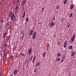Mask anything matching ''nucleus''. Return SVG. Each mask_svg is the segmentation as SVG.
<instances>
[{
    "label": "nucleus",
    "instance_id": "obj_1",
    "mask_svg": "<svg viewBox=\"0 0 76 76\" xmlns=\"http://www.w3.org/2000/svg\"><path fill=\"white\" fill-rule=\"evenodd\" d=\"M10 16L11 17V20H12V21H14L15 19V17L16 16L15 15H14L13 14H12V12H10Z\"/></svg>",
    "mask_w": 76,
    "mask_h": 76
},
{
    "label": "nucleus",
    "instance_id": "obj_2",
    "mask_svg": "<svg viewBox=\"0 0 76 76\" xmlns=\"http://www.w3.org/2000/svg\"><path fill=\"white\" fill-rule=\"evenodd\" d=\"M37 32L35 31L34 33L32 35V38L33 39H35L36 38V36H37Z\"/></svg>",
    "mask_w": 76,
    "mask_h": 76
},
{
    "label": "nucleus",
    "instance_id": "obj_3",
    "mask_svg": "<svg viewBox=\"0 0 76 76\" xmlns=\"http://www.w3.org/2000/svg\"><path fill=\"white\" fill-rule=\"evenodd\" d=\"M76 36L75 35H73V37L71 38V41H70V43H72L74 41H75V37Z\"/></svg>",
    "mask_w": 76,
    "mask_h": 76
},
{
    "label": "nucleus",
    "instance_id": "obj_4",
    "mask_svg": "<svg viewBox=\"0 0 76 76\" xmlns=\"http://www.w3.org/2000/svg\"><path fill=\"white\" fill-rule=\"evenodd\" d=\"M67 40H66L64 42V48H66V47H67Z\"/></svg>",
    "mask_w": 76,
    "mask_h": 76
},
{
    "label": "nucleus",
    "instance_id": "obj_5",
    "mask_svg": "<svg viewBox=\"0 0 76 76\" xmlns=\"http://www.w3.org/2000/svg\"><path fill=\"white\" fill-rule=\"evenodd\" d=\"M32 48H30L28 50V54H32Z\"/></svg>",
    "mask_w": 76,
    "mask_h": 76
},
{
    "label": "nucleus",
    "instance_id": "obj_6",
    "mask_svg": "<svg viewBox=\"0 0 76 76\" xmlns=\"http://www.w3.org/2000/svg\"><path fill=\"white\" fill-rule=\"evenodd\" d=\"M14 75H16V74H18V71L17 70H15L13 72Z\"/></svg>",
    "mask_w": 76,
    "mask_h": 76
},
{
    "label": "nucleus",
    "instance_id": "obj_7",
    "mask_svg": "<svg viewBox=\"0 0 76 76\" xmlns=\"http://www.w3.org/2000/svg\"><path fill=\"white\" fill-rule=\"evenodd\" d=\"M34 30H32L31 31H30V33L29 34V36H30V35H32V33H33V32H34Z\"/></svg>",
    "mask_w": 76,
    "mask_h": 76
},
{
    "label": "nucleus",
    "instance_id": "obj_8",
    "mask_svg": "<svg viewBox=\"0 0 76 76\" xmlns=\"http://www.w3.org/2000/svg\"><path fill=\"white\" fill-rule=\"evenodd\" d=\"M73 7H74V4H72L70 7V9H71V10L73 9Z\"/></svg>",
    "mask_w": 76,
    "mask_h": 76
},
{
    "label": "nucleus",
    "instance_id": "obj_9",
    "mask_svg": "<svg viewBox=\"0 0 76 76\" xmlns=\"http://www.w3.org/2000/svg\"><path fill=\"white\" fill-rule=\"evenodd\" d=\"M54 23L52 22L50 24V27L53 26L54 25Z\"/></svg>",
    "mask_w": 76,
    "mask_h": 76
},
{
    "label": "nucleus",
    "instance_id": "obj_10",
    "mask_svg": "<svg viewBox=\"0 0 76 76\" xmlns=\"http://www.w3.org/2000/svg\"><path fill=\"white\" fill-rule=\"evenodd\" d=\"M61 58H56V62H58V61H59L60 60Z\"/></svg>",
    "mask_w": 76,
    "mask_h": 76
},
{
    "label": "nucleus",
    "instance_id": "obj_11",
    "mask_svg": "<svg viewBox=\"0 0 76 76\" xmlns=\"http://www.w3.org/2000/svg\"><path fill=\"white\" fill-rule=\"evenodd\" d=\"M14 58V56H10V60H13Z\"/></svg>",
    "mask_w": 76,
    "mask_h": 76
},
{
    "label": "nucleus",
    "instance_id": "obj_12",
    "mask_svg": "<svg viewBox=\"0 0 76 76\" xmlns=\"http://www.w3.org/2000/svg\"><path fill=\"white\" fill-rule=\"evenodd\" d=\"M7 56V53H5L4 55L3 58H5L6 57V56Z\"/></svg>",
    "mask_w": 76,
    "mask_h": 76
},
{
    "label": "nucleus",
    "instance_id": "obj_13",
    "mask_svg": "<svg viewBox=\"0 0 76 76\" xmlns=\"http://www.w3.org/2000/svg\"><path fill=\"white\" fill-rule=\"evenodd\" d=\"M26 12H23V14L22 16V18H24L25 17V13Z\"/></svg>",
    "mask_w": 76,
    "mask_h": 76
},
{
    "label": "nucleus",
    "instance_id": "obj_14",
    "mask_svg": "<svg viewBox=\"0 0 76 76\" xmlns=\"http://www.w3.org/2000/svg\"><path fill=\"white\" fill-rule=\"evenodd\" d=\"M46 56V53H43V57H45Z\"/></svg>",
    "mask_w": 76,
    "mask_h": 76
},
{
    "label": "nucleus",
    "instance_id": "obj_15",
    "mask_svg": "<svg viewBox=\"0 0 76 76\" xmlns=\"http://www.w3.org/2000/svg\"><path fill=\"white\" fill-rule=\"evenodd\" d=\"M10 21L8 22V23L7 24L6 26L7 27H8V26H9L10 25Z\"/></svg>",
    "mask_w": 76,
    "mask_h": 76
},
{
    "label": "nucleus",
    "instance_id": "obj_16",
    "mask_svg": "<svg viewBox=\"0 0 76 76\" xmlns=\"http://www.w3.org/2000/svg\"><path fill=\"white\" fill-rule=\"evenodd\" d=\"M64 18H62L61 20V22H63V21H64Z\"/></svg>",
    "mask_w": 76,
    "mask_h": 76
},
{
    "label": "nucleus",
    "instance_id": "obj_17",
    "mask_svg": "<svg viewBox=\"0 0 76 76\" xmlns=\"http://www.w3.org/2000/svg\"><path fill=\"white\" fill-rule=\"evenodd\" d=\"M61 56V53H59L58 54L57 56V57H59V56Z\"/></svg>",
    "mask_w": 76,
    "mask_h": 76
},
{
    "label": "nucleus",
    "instance_id": "obj_18",
    "mask_svg": "<svg viewBox=\"0 0 76 76\" xmlns=\"http://www.w3.org/2000/svg\"><path fill=\"white\" fill-rule=\"evenodd\" d=\"M72 15H73V13H71L70 14L69 16V18H71L72 16Z\"/></svg>",
    "mask_w": 76,
    "mask_h": 76
},
{
    "label": "nucleus",
    "instance_id": "obj_19",
    "mask_svg": "<svg viewBox=\"0 0 76 76\" xmlns=\"http://www.w3.org/2000/svg\"><path fill=\"white\" fill-rule=\"evenodd\" d=\"M67 0H65L64 2V4H66V3H67Z\"/></svg>",
    "mask_w": 76,
    "mask_h": 76
},
{
    "label": "nucleus",
    "instance_id": "obj_20",
    "mask_svg": "<svg viewBox=\"0 0 76 76\" xmlns=\"http://www.w3.org/2000/svg\"><path fill=\"white\" fill-rule=\"evenodd\" d=\"M72 45H70L69 47V50H72Z\"/></svg>",
    "mask_w": 76,
    "mask_h": 76
},
{
    "label": "nucleus",
    "instance_id": "obj_21",
    "mask_svg": "<svg viewBox=\"0 0 76 76\" xmlns=\"http://www.w3.org/2000/svg\"><path fill=\"white\" fill-rule=\"evenodd\" d=\"M74 55H75V52H72V54L71 55V57H73Z\"/></svg>",
    "mask_w": 76,
    "mask_h": 76
},
{
    "label": "nucleus",
    "instance_id": "obj_22",
    "mask_svg": "<svg viewBox=\"0 0 76 76\" xmlns=\"http://www.w3.org/2000/svg\"><path fill=\"white\" fill-rule=\"evenodd\" d=\"M25 4V3L24 2H23L22 4H21L22 6H23Z\"/></svg>",
    "mask_w": 76,
    "mask_h": 76
},
{
    "label": "nucleus",
    "instance_id": "obj_23",
    "mask_svg": "<svg viewBox=\"0 0 76 76\" xmlns=\"http://www.w3.org/2000/svg\"><path fill=\"white\" fill-rule=\"evenodd\" d=\"M70 23H68V28L70 27Z\"/></svg>",
    "mask_w": 76,
    "mask_h": 76
},
{
    "label": "nucleus",
    "instance_id": "obj_24",
    "mask_svg": "<svg viewBox=\"0 0 76 76\" xmlns=\"http://www.w3.org/2000/svg\"><path fill=\"white\" fill-rule=\"evenodd\" d=\"M39 64H40L39 63V62L37 63L36 64V66H38V65H39Z\"/></svg>",
    "mask_w": 76,
    "mask_h": 76
},
{
    "label": "nucleus",
    "instance_id": "obj_25",
    "mask_svg": "<svg viewBox=\"0 0 76 76\" xmlns=\"http://www.w3.org/2000/svg\"><path fill=\"white\" fill-rule=\"evenodd\" d=\"M7 47V46L6 45V43H5L4 44V48H6Z\"/></svg>",
    "mask_w": 76,
    "mask_h": 76
},
{
    "label": "nucleus",
    "instance_id": "obj_26",
    "mask_svg": "<svg viewBox=\"0 0 76 76\" xmlns=\"http://www.w3.org/2000/svg\"><path fill=\"white\" fill-rule=\"evenodd\" d=\"M37 68H36L34 70V73H36V71H37Z\"/></svg>",
    "mask_w": 76,
    "mask_h": 76
},
{
    "label": "nucleus",
    "instance_id": "obj_27",
    "mask_svg": "<svg viewBox=\"0 0 76 76\" xmlns=\"http://www.w3.org/2000/svg\"><path fill=\"white\" fill-rule=\"evenodd\" d=\"M28 20H29V18H26V21L28 22Z\"/></svg>",
    "mask_w": 76,
    "mask_h": 76
},
{
    "label": "nucleus",
    "instance_id": "obj_28",
    "mask_svg": "<svg viewBox=\"0 0 76 76\" xmlns=\"http://www.w3.org/2000/svg\"><path fill=\"white\" fill-rule=\"evenodd\" d=\"M20 55L21 56H23V57H25V55L23 53H21Z\"/></svg>",
    "mask_w": 76,
    "mask_h": 76
},
{
    "label": "nucleus",
    "instance_id": "obj_29",
    "mask_svg": "<svg viewBox=\"0 0 76 76\" xmlns=\"http://www.w3.org/2000/svg\"><path fill=\"white\" fill-rule=\"evenodd\" d=\"M35 58H36V57L35 56H34V57H33V60H35Z\"/></svg>",
    "mask_w": 76,
    "mask_h": 76
},
{
    "label": "nucleus",
    "instance_id": "obj_30",
    "mask_svg": "<svg viewBox=\"0 0 76 76\" xmlns=\"http://www.w3.org/2000/svg\"><path fill=\"white\" fill-rule=\"evenodd\" d=\"M18 6L16 7L15 8V10H17V9H18Z\"/></svg>",
    "mask_w": 76,
    "mask_h": 76
},
{
    "label": "nucleus",
    "instance_id": "obj_31",
    "mask_svg": "<svg viewBox=\"0 0 76 76\" xmlns=\"http://www.w3.org/2000/svg\"><path fill=\"white\" fill-rule=\"evenodd\" d=\"M42 11H44V7H43L42 8Z\"/></svg>",
    "mask_w": 76,
    "mask_h": 76
},
{
    "label": "nucleus",
    "instance_id": "obj_32",
    "mask_svg": "<svg viewBox=\"0 0 76 76\" xmlns=\"http://www.w3.org/2000/svg\"><path fill=\"white\" fill-rule=\"evenodd\" d=\"M26 0H24V1H23V2H24L25 3H26Z\"/></svg>",
    "mask_w": 76,
    "mask_h": 76
},
{
    "label": "nucleus",
    "instance_id": "obj_33",
    "mask_svg": "<svg viewBox=\"0 0 76 76\" xmlns=\"http://www.w3.org/2000/svg\"><path fill=\"white\" fill-rule=\"evenodd\" d=\"M10 72V70L9 69L8 71L7 72V74H9V72Z\"/></svg>",
    "mask_w": 76,
    "mask_h": 76
},
{
    "label": "nucleus",
    "instance_id": "obj_34",
    "mask_svg": "<svg viewBox=\"0 0 76 76\" xmlns=\"http://www.w3.org/2000/svg\"><path fill=\"white\" fill-rule=\"evenodd\" d=\"M1 22H3V20H1Z\"/></svg>",
    "mask_w": 76,
    "mask_h": 76
},
{
    "label": "nucleus",
    "instance_id": "obj_35",
    "mask_svg": "<svg viewBox=\"0 0 76 76\" xmlns=\"http://www.w3.org/2000/svg\"><path fill=\"white\" fill-rule=\"evenodd\" d=\"M34 61H35V60H34V59H33V63H34Z\"/></svg>",
    "mask_w": 76,
    "mask_h": 76
},
{
    "label": "nucleus",
    "instance_id": "obj_36",
    "mask_svg": "<svg viewBox=\"0 0 76 76\" xmlns=\"http://www.w3.org/2000/svg\"><path fill=\"white\" fill-rule=\"evenodd\" d=\"M32 60V59H31V58H30V59L29 60V61H31Z\"/></svg>",
    "mask_w": 76,
    "mask_h": 76
},
{
    "label": "nucleus",
    "instance_id": "obj_37",
    "mask_svg": "<svg viewBox=\"0 0 76 76\" xmlns=\"http://www.w3.org/2000/svg\"><path fill=\"white\" fill-rule=\"evenodd\" d=\"M19 0H18V1L17 2V3H19Z\"/></svg>",
    "mask_w": 76,
    "mask_h": 76
},
{
    "label": "nucleus",
    "instance_id": "obj_38",
    "mask_svg": "<svg viewBox=\"0 0 76 76\" xmlns=\"http://www.w3.org/2000/svg\"><path fill=\"white\" fill-rule=\"evenodd\" d=\"M0 76H1V73H0Z\"/></svg>",
    "mask_w": 76,
    "mask_h": 76
},
{
    "label": "nucleus",
    "instance_id": "obj_39",
    "mask_svg": "<svg viewBox=\"0 0 76 76\" xmlns=\"http://www.w3.org/2000/svg\"><path fill=\"white\" fill-rule=\"evenodd\" d=\"M3 36H6V34H4V35H3Z\"/></svg>",
    "mask_w": 76,
    "mask_h": 76
},
{
    "label": "nucleus",
    "instance_id": "obj_40",
    "mask_svg": "<svg viewBox=\"0 0 76 76\" xmlns=\"http://www.w3.org/2000/svg\"><path fill=\"white\" fill-rule=\"evenodd\" d=\"M3 38H5V37H6L5 36H3Z\"/></svg>",
    "mask_w": 76,
    "mask_h": 76
},
{
    "label": "nucleus",
    "instance_id": "obj_41",
    "mask_svg": "<svg viewBox=\"0 0 76 76\" xmlns=\"http://www.w3.org/2000/svg\"><path fill=\"white\" fill-rule=\"evenodd\" d=\"M6 32H5V33H4V34H6Z\"/></svg>",
    "mask_w": 76,
    "mask_h": 76
},
{
    "label": "nucleus",
    "instance_id": "obj_42",
    "mask_svg": "<svg viewBox=\"0 0 76 76\" xmlns=\"http://www.w3.org/2000/svg\"><path fill=\"white\" fill-rule=\"evenodd\" d=\"M17 10H15V12H17Z\"/></svg>",
    "mask_w": 76,
    "mask_h": 76
},
{
    "label": "nucleus",
    "instance_id": "obj_43",
    "mask_svg": "<svg viewBox=\"0 0 76 76\" xmlns=\"http://www.w3.org/2000/svg\"><path fill=\"white\" fill-rule=\"evenodd\" d=\"M10 76H13V74L11 75Z\"/></svg>",
    "mask_w": 76,
    "mask_h": 76
},
{
    "label": "nucleus",
    "instance_id": "obj_44",
    "mask_svg": "<svg viewBox=\"0 0 76 76\" xmlns=\"http://www.w3.org/2000/svg\"><path fill=\"white\" fill-rule=\"evenodd\" d=\"M61 62H62V63H63V61H61Z\"/></svg>",
    "mask_w": 76,
    "mask_h": 76
},
{
    "label": "nucleus",
    "instance_id": "obj_45",
    "mask_svg": "<svg viewBox=\"0 0 76 76\" xmlns=\"http://www.w3.org/2000/svg\"><path fill=\"white\" fill-rule=\"evenodd\" d=\"M13 4H14V3H15V2L14 1H13Z\"/></svg>",
    "mask_w": 76,
    "mask_h": 76
},
{
    "label": "nucleus",
    "instance_id": "obj_46",
    "mask_svg": "<svg viewBox=\"0 0 76 76\" xmlns=\"http://www.w3.org/2000/svg\"><path fill=\"white\" fill-rule=\"evenodd\" d=\"M55 19H56V18H54L53 19V20H55Z\"/></svg>",
    "mask_w": 76,
    "mask_h": 76
},
{
    "label": "nucleus",
    "instance_id": "obj_47",
    "mask_svg": "<svg viewBox=\"0 0 76 76\" xmlns=\"http://www.w3.org/2000/svg\"><path fill=\"white\" fill-rule=\"evenodd\" d=\"M31 57H32V58H33V56H31Z\"/></svg>",
    "mask_w": 76,
    "mask_h": 76
},
{
    "label": "nucleus",
    "instance_id": "obj_48",
    "mask_svg": "<svg viewBox=\"0 0 76 76\" xmlns=\"http://www.w3.org/2000/svg\"><path fill=\"white\" fill-rule=\"evenodd\" d=\"M32 58H33L32 57H31V59H32Z\"/></svg>",
    "mask_w": 76,
    "mask_h": 76
},
{
    "label": "nucleus",
    "instance_id": "obj_49",
    "mask_svg": "<svg viewBox=\"0 0 76 76\" xmlns=\"http://www.w3.org/2000/svg\"><path fill=\"white\" fill-rule=\"evenodd\" d=\"M10 16V13H9V16Z\"/></svg>",
    "mask_w": 76,
    "mask_h": 76
},
{
    "label": "nucleus",
    "instance_id": "obj_50",
    "mask_svg": "<svg viewBox=\"0 0 76 76\" xmlns=\"http://www.w3.org/2000/svg\"><path fill=\"white\" fill-rule=\"evenodd\" d=\"M14 1L15 2V0H14Z\"/></svg>",
    "mask_w": 76,
    "mask_h": 76
},
{
    "label": "nucleus",
    "instance_id": "obj_51",
    "mask_svg": "<svg viewBox=\"0 0 76 76\" xmlns=\"http://www.w3.org/2000/svg\"><path fill=\"white\" fill-rule=\"evenodd\" d=\"M10 23H11V21H10Z\"/></svg>",
    "mask_w": 76,
    "mask_h": 76
},
{
    "label": "nucleus",
    "instance_id": "obj_52",
    "mask_svg": "<svg viewBox=\"0 0 76 76\" xmlns=\"http://www.w3.org/2000/svg\"><path fill=\"white\" fill-rule=\"evenodd\" d=\"M0 30H1V29L0 28Z\"/></svg>",
    "mask_w": 76,
    "mask_h": 76
},
{
    "label": "nucleus",
    "instance_id": "obj_53",
    "mask_svg": "<svg viewBox=\"0 0 76 76\" xmlns=\"http://www.w3.org/2000/svg\"><path fill=\"white\" fill-rule=\"evenodd\" d=\"M10 29H11V28H10Z\"/></svg>",
    "mask_w": 76,
    "mask_h": 76
}]
</instances>
